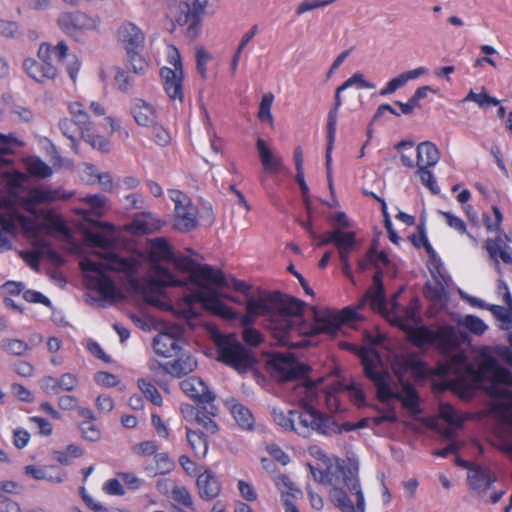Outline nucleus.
Segmentation results:
<instances>
[{
	"mask_svg": "<svg viewBox=\"0 0 512 512\" xmlns=\"http://www.w3.org/2000/svg\"><path fill=\"white\" fill-rule=\"evenodd\" d=\"M405 318L397 319L398 326L407 338L416 346L436 345L447 356L442 366L444 375H453L456 383L479 384L493 398V411L504 423L512 436V375L509 370L499 365L496 359L485 357L478 367L469 363L465 354L455 352L460 343L459 331L451 326H444L433 331L426 326L415 327L417 312L414 308L405 309Z\"/></svg>",
	"mask_w": 512,
	"mask_h": 512,
	"instance_id": "obj_1",
	"label": "nucleus"
},
{
	"mask_svg": "<svg viewBox=\"0 0 512 512\" xmlns=\"http://www.w3.org/2000/svg\"><path fill=\"white\" fill-rule=\"evenodd\" d=\"M84 207L76 209L83 218L95 224V230H85L84 237L87 244L95 248L94 254L98 261L85 258L80 262L81 269L85 273L88 285L95 289L101 298H91L92 302L104 307V303L112 304L120 297L114 281L107 271H118L132 274L136 270V261L121 258L114 253L116 238L114 227L108 223L93 221L91 216L97 218L103 216L108 209V199L102 194L86 195L82 198Z\"/></svg>",
	"mask_w": 512,
	"mask_h": 512,
	"instance_id": "obj_2",
	"label": "nucleus"
},
{
	"mask_svg": "<svg viewBox=\"0 0 512 512\" xmlns=\"http://www.w3.org/2000/svg\"><path fill=\"white\" fill-rule=\"evenodd\" d=\"M305 306L303 301L279 291H259L246 302V315L241 319L243 340L251 346L261 343V333L250 325L256 317L263 316L275 337L284 345H290L287 336L292 331L298 333L299 317Z\"/></svg>",
	"mask_w": 512,
	"mask_h": 512,
	"instance_id": "obj_3",
	"label": "nucleus"
},
{
	"mask_svg": "<svg viewBox=\"0 0 512 512\" xmlns=\"http://www.w3.org/2000/svg\"><path fill=\"white\" fill-rule=\"evenodd\" d=\"M149 258L152 263L150 285L156 289L184 284L161 265V261L171 262L178 270L187 273L192 285H206L207 283L227 285L224 273L220 269L208 264H200L190 256L176 255L164 238L151 240Z\"/></svg>",
	"mask_w": 512,
	"mask_h": 512,
	"instance_id": "obj_4",
	"label": "nucleus"
},
{
	"mask_svg": "<svg viewBox=\"0 0 512 512\" xmlns=\"http://www.w3.org/2000/svg\"><path fill=\"white\" fill-rule=\"evenodd\" d=\"M315 481L330 485L331 502L342 512H365V499L358 479V462L336 458L325 468L308 464Z\"/></svg>",
	"mask_w": 512,
	"mask_h": 512,
	"instance_id": "obj_5",
	"label": "nucleus"
},
{
	"mask_svg": "<svg viewBox=\"0 0 512 512\" xmlns=\"http://www.w3.org/2000/svg\"><path fill=\"white\" fill-rule=\"evenodd\" d=\"M224 278L227 285L216 283H207L206 285L193 284L196 289L183 297V303L179 312L186 319L198 317L200 314L199 308L225 319L235 318V312L221 301V297H226L233 302L238 301L234 297L221 294L217 288L233 287L236 291L247 294L250 286L244 281L233 277L227 278L224 275Z\"/></svg>",
	"mask_w": 512,
	"mask_h": 512,
	"instance_id": "obj_6",
	"label": "nucleus"
},
{
	"mask_svg": "<svg viewBox=\"0 0 512 512\" xmlns=\"http://www.w3.org/2000/svg\"><path fill=\"white\" fill-rule=\"evenodd\" d=\"M365 376L373 382L377 388V396L384 402L395 398L402 402L403 406L411 413H420L419 398L416 390L410 384H404L401 392H394L391 388L393 382L391 374L383 368L380 356L372 349H363L360 352Z\"/></svg>",
	"mask_w": 512,
	"mask_h": 512,
	"instance_id": "obj_7",
	"label": "nucleus"
},
{
	"mask_svg": "<svg viewBox=\"0 0 512 512\" xmlns=\"http://www.w3.org/2000/svg\"><path fill=\"white\" fill-rule=\"evenodd\" d=\"M299 394L303 395L300 400L301 411H297L293 432L302 437H308L312 432L323 435L339 433L338 425L331 417L322 415L310 402L316 397V385L312 381H305L295 387Z\"/></svg>",
	"mask_w": 512,
	"mask_h": 512,
	"instance_id": "obj_8",
	"label": "nucleus"
},
{
	"mask_svg": "<svg viewBox=\"0 0 512 512\" xmlns=\"http://www.w3.org/2000/svg\"><path fill=\"white\" fill-rule=\"evenodd\" d=\"M216 345L218 360L240 373L251 369L256 363L251 350L244 347L235 334L218 337Z\"/></svg>",
	"mask_w": 512,
	"mask_h": 512,
	"instance_id": "obj_9",
	"label": "nucleus"
},
{
	"mask_svg": "<svg viewBox=\"0 0 512 512\" xmlns=\"http://www.w3.org/2000/svg\"><path fill=\"white\" fill-rule=\"evenodd\" d=\"M314 325L306 329L303 323H299L298 333L306 335H316L319 333H326L330 336L337 335L341 326L356 318L355 311L346 307L341 312L334 310L318 311L313 308Z\"/></svg>",
	"mask_w": 512,
	"mask_h": 512,
	"instance_id": "obj_10",
	"label": "nucleus"
},
{
	"mask_svg": "<svg viewBox=\"0 0 512 512\" xmlns=\"http://www.w3.org/2000/svg\"><path fill=\"white\" fill-rule=\"evenodd\" d=\"M168 63L169 67H163L160 70L164 89L172 101L182 103L184 71L180 53L175 47L169 49Z\"/></svg>",
	"mask_w": 512,
	"mask_h": 512,
	"instance_id": "obj_11",
	"label": "nucleus"
},
{
	"mask_svg": "<svg viewBox=\"0 0 512 512\" xmlns=\"http://www.w3.org/2000/svg\"><path fill=\"white\" fill-rule=\"evenodd\" d=\"M208 0H182L179 4V12L176 22L180 26L188 24L186 36L195 40L201 31V17L207 6Z\"/></svg>",
	"mask_w": 512,
	"mask_h": 512,
	"instance_id": "obj_12",
	"label": "nucleus"
},
{
	"mask_svg": "<svg viewBox=\"0 0 512 512\" xmlns=\"http://www.w3.org/2000/svg\"><path fill=\"white\" fill-rule=\"evenodd\" d=\"M269 365L272 377L279 382L297 380L310 370L308 365L296 361L291 354H276Z\"/></svg>",
	"mask_w": 512,
	"mask_h": 512,
	"instance_id": "obj_13",
	"label": "nucleus"
},
{
	"mask_svg": "<svg viewBox=\"0 0 512 512\" xmlns=\"http://www.w3.org/2000/svg\"><path fill=\"white\" fill-rule=\"evenodd\" d=\"M57 24L66 35L77 39L84 31L97 30L100 18L91 17L82 11L76 10L60 13Z\"/></svg>",
	"mask_w": 512,
	"mask_h": 512,
	"instance_id": "obj_14",
	"label": "nucleus"
},
{
	"mask_svg": "<svg viewBox=\"0 0 512 512\" xmlns=\"http://www.w3.org/2000/svg\"><path fill=\"white\" fill-rule=\"evenodd\" d=\"M180 387L182 391L194 399L200 405L202 409L210 416H216L218 408L214 404L216 395L209 390L206 383L199 377H188L181 381Z\"/></svg>",
	"mask_w": 512,
	"mask_h": 512,
	"instance_id": "obj_15",
	"label": "nucleus"
},
{
	"mask_svg": "<svg viewBox=\"0 0 512 512\" xmlns=\"http://www.w3.org/2000/svg\"><path fill=\"white\" fill-rule=\"evenodd\" d=\"M68 111L72 120L81 129V138L89 143L92 147H97L102 151H106L107 143L102 137L95 135L94 124L90 120V116L84 105L80 102H71L68 104Z\"/></svg>",
	"mask_w": 512,
	"mask_h": 512,
	"instance_id": "obj_16",
	"label": "nucleus"
},
{
	"mask_svg": "<svg viewBox=\"0 0 512 512\" xmlns=\"http://www.w3.org/2000/svg\"><path fill=\"white\" fill-rule=\"evenodd\" d=\"M170 197L175 204L174 227L182 232H188L196 228V208L192 205L190 199L178 190H171Z\"/></svg>",
	"mask_w": 512,
	"mask_h": 512,
	"instance_id": "obj_17",
	"label": "nucleus"
},
{
	"mask_svg": "<svg viewBox=\"0 0 512 512\" xmlns=\"http://www.w3.org/2000/svg\"><path fill=\"white\" fill-rule=\"evenodd\" d=\"M383 272L377 268L373 276V284L369 287L362 300L358 304V308H362L369 301L371 308L378 313L385 315L388 313L385 290L382 283Z\"/></svg>",
	"mask_w": 512,
	"mask_h": 512,
	"instance_id": "obj_18",
	"label": "nucleus"
},
{
	"mask_svg": "<svg viewBox=\"0 0 512 512\" xmlns=\"http://www.w3.org/2000/svg\"><path fill=\"white\" fill-rule=\"evenodd\" d=\"M117 37L127 53L140 51L144 47L145 34L132 22L122 23L117 30Z\"/></svg>",
	"mask_w": 512,
	"mask_h": 512,
	"instance_id": "obj_19",
	"label": "nucleus"
},
{
	"mask_svg": "<svg viewBox=\"0 0 512 512\" xmlns=\"http://www.w3.org/2000/svg\"><path fill=\"white\" fill-rule=\"evenodd\" d=\"M175 359L163 365V371L175 378H182L196 370L198 362L196 358L182 349L174 354Z\"/></svg>",
	"mask_w": 512,
	"mask_h": 512,
	"instance_id": "obj_20",
	"label": "nucleus"
},
{
	"mask_svg": "<svg viewBox=\"0 0 512 512\" xmlns=\"http://www.w3.org/2000/svg\"><path fill=\"white\" fill-rule=\"evenodd\" d=\"M130 112L139 126L152 127L157 124V112L155 108L141 98H134L131 101Z\"/></svg>",
	"mask_w": 512,
	"mask_h": 512,
	"instance_id": "obj_21",
	"label": "nucleus"
},
{
	"mask_svg": "<svg viewBox=\"0 0 512 512\" xmlns=\"http://www.w3.org/2000/svg\"><path fill=\"white\" fill-rule=\"evenodd\" d=\"M470 488L480 497H484L486 491L495 481L489 470L481 466L470 469L467 477Z\"/></svg>",
	"mask_w": 512,
	"mask_h": 512,
	"instance_id": "obj_22",
	"label": "nucleus"
},
{
	"mask_svg": "<svg viewBox=\"0 0 512 512\" xmlns=\"http://www.w3.org/2000/svg\"><path fill=\"white\" fill-rule=\"evenodd\" d=\"M196 484L199 495L203 500L210 501L220 494V482L209 469H206L198 476Z\"/></svg>",
	"mask_w": 512,
	"mask_h": 512,
	"instance_id": "obj_23",
	"label": "nucleus"
},
{
	"mask_svg": "<svg viewBox=\"0 0 512 512\" xmlns=\"http://www.w3.org/2000/svg\"><path fill=\"white\" fill-rule=\"evenodd\" d=\"M316 239L318 240V246H324L332 243L336 247L337 252H339L356 239V233L353 231H342L340 228H335L323 235H318V238Z\"/></svg>",
	"mask_w": 512,
	"mask_h": 512,
	"instance_id": "obj_24",
	"label": "nucleus"
},
{
	"mask_svg": "<svg viewBox=\"0 0 512 512\" xmlns=\"http://www.w3.org/2000/svg\"><path fill=\"white\" fill-rule=\"evenodd\" d=\"M25 71L37 82L52 80L57 76V68L53 64H42L29 58L23 63Z\"/></svg>",
	"mask_w": 512,
	"mask_h": 512,
	"instance_id": "obj_25",
	"label": "nucleus"
},
{
	"mask_svg": "<svg viewBox=\"0 0 512 512\" xmlns=\"http://www.w3.org/2000/svg\"><path fill=\"white\" fill-rule=\"evenodd\" d=\"M256 147L264 170L268 173H277L282 166V158L275 155L262 138L257 139Z\"/></svg>",
	"mask_w": 512,
	"mask_h": 512,
	"instance_id": "obj_26",
	"label": "nucleus"
},
{
	"mask_svg": "<svg viewBox=\"0 0 512 512\" xmlns=\"http://www.w3.org/2000/svg\"><path fill=\"white\" fill-rule=\"evenodd\" d=\"M440 159V152L435 144L424 141L417 146V167L435 166Z\"/></svg>",
	"mask_w": 512,
	"mask_h": 512,
	"instance_id": "obj_27",
	"label": "nucleus"
},
{
	"mask_svg": "<svg viewBox=\"0 0 512 512\" xmlns=\"http://www.w3.org/2000/svg\"><path fill=\"white\" fill-rule=\"evenodd\" d=\"M159 228L158 220L150 212L135 215L133 221L127 225V229L136 234L151 233Z\"/></svg>",
	"mask_w": 512,
	"mask_h": 512,
	"instance_id": "obj_28",
	"label": "nucleus"
},
{
	"mask_svg": "<svg viewBox=\"0 0 512 512\" xmlns=\"http://www.w3.org/2000/svg\"><path fill=\"white\" fill-rule=\"evenodd\" d=\"M153 348L156 354L163 357H173L182 348L177 339L168 334L159 333L153 339Z\"/></svg>",
	"mask_w": 512,
	"mask_h": 512,
	"instance_id": "obj_29",
	"label": "nucleus"
},
{
	"mask_svg": "<svg viewBox=\"0 0 512 512\" xmlns=\"http://www.w3.org/2000/svg\"><path fill=\"white\" fill-rule=\"evenodd\" d=\"M226 404L229 406L231 413L239 427L244 430L253 429L255 420L251 411L247 407L237 403L234 399L227 401Z\"/></svg>",
	"mask_w": 512,
	"mask_h": 512,
	"instance_id": "obj_30",
	"label": "nucleus"
},
{
	"mask_svg": "<svg viewBox=\"0 0 512 512\" xmlns=\"http://www.w3.org/2000/svg\"><path fill=\"white\" fill-rule=\"evenodd\" d=\"M68 52V46L65 42L61 41L56 46L52 47L49 44L43 43L38 49V58L42 64H52L51 60L53 57L57 58L58 61L63 60Z\"/></svg>",
	"mask_w": 512,
	"mask_h": 512,
	"instance_id": "obj_31",
	"label": "nucleus"
},
{
	"mask_svg": "<svg viewBox=\"0 0 512 512\" xmlns=\"http://www.w3.org/2000/svg\"><path fill=\"white\" fill-rule=\"evenodd\" d=\"M47 256L54 262H59L61 260L59 254L52 249L48 248L46 245L42 246L40 249H37L34 252L30 251H21L20 256L24 261L34 270H39V260L44 255Z\"/></svg>",
	"mask_w": 512,
	"mask_h": 512,
	"instance_id": "obj_32",
	"label": "nucleus"
},
{
	"mask_svg": "<svg viewBox=\"0 0 512 512\" xmlns=\"http://www.w3.org/2000/svg\"><path fill=\"white\" fill-rule=\"evenodd\" d=\"M446 280L443 276H435L433 281L427 282L424 288V295L435 302L447 298Z\"/></svg>",
	"mask_w": 512,
	"mask_h": 512,
	"instance_id": "obj_33",
	"label": "nucleus"
},
{
	"mask_svg": "<svg viewBox=\"0 0 512 512\" xmlns=\"http://www.w3.org/2000/svg\"><path fill=\"white\" fill-rule=\"evenodd\" d=\"M344 90H340V86L336 89L334 96V105L328 113L327 118V142L334 143L335 135H336V124H337V114L340 106L342 105L341 92Z\"/></svg>",
	"mask_w": 512,
	"mask_h": 512,
	"instance_id": "obj_34",
	"label": "nucleus"
},
{
	"mask_svg": "<svg viewBox=\"0 0 512 512\" xmlns=\"http://www.w3.org/2000/svg\"><path fill=\"white\" fill-rule=\"evenodd\" d=\"M187 441L196 456L204 457L208 451V442L202 432L186 428Z\"/></svg>",
	"mask_w": 512,
	"mask_h": 512,
	"instance_id": "obj_35",
	"label": "nucleus"
},
{
	"mask_svg": "<svg viewBox=\"0 0 512 512\" xmlns=\"http://www.w3.org/2000/svg\"><path fill=\"white\" fill-rule=\"evenodd\" d=\"M271 415L273 417L274 422L277 425H279L286 431H293L297 410H289L288 413L286 414L282 409L272 407Z\"/></svg>",
	"mask_w": 512,
	"mask_h": 512,
	"instance_id": "obj_36",
	"label": "nucleus"
},
{
	"mask_svg": "<svg viewBox=\"0 0 512 512\" xmlns=\"http://www.w3.org/2000/svg\"><path fill=\"white\" fill-rule=\"evenodd\" d=\"M58 126L62 134L72 142V148L76 149V143L81 138V129L78 125H76L72 118H62Z\"/></svg>",
	"mask_w": 512,
	"mask_h": 512,
	"instance_id": "obj_37",
	"label": "nucleus"
},
{
	"mask_svg": "<svg viewBox=\"0 0 512 512\" xmlns=\"http://www.w3.org/2000/svg\"><path fill=\"white\" fill-rule=\"evenodd\" d=\"M26 166L29 173L34 176L47 178L52 175L51 167L37 157L28 158Z\"/></svg>",
	"mask_w": 512,
	"mask_h": 512,
	"instance_id": "obj_38",
	"label": "nucleus"
},
{
	"mask_svg": "<svg viewBox=\"0 0 512 512\" xmlns=\"http://www.w3.org/2000/svg\"><path fill=\"white\" fill-rule=\"evenodd\" d=\"M2 349L13 356H23L30 350L29 345L19 339H4L1 343Z\"/></svg>",
	"mask_w": 512,
	"mask_h": 512,
	"instance_id": "obj_39",
	"label": "nucleus"
},
{
	"mask_svg": "<svg viewBox=\"0 0 512 512\" xmlns=\"http://www.w3.org/2000/svg\"><path fill=\"white\" fill-rule=\"evenodd\" d=\"M138 387L144 396L150 400L154 405L161 406L163 399L157 388L150 382L144 379L138 380Z\"/></svg>",
	"mask_w": 512,
	"mask_h": 512,
	"instance_id": "obj_40",
	"label": "nucleus"
},
{
	"mask_svg": "<svg viewBox=\"0 0 512 512\" xmlns=\"http://www.w3.org/2000/svg\"><path fill=\"white\" fill-rule=\"evenodd\" d=\"M273 100L274 95L272 93H267L262 96L258 111V117L262 122H268L269 124L273 123V116L271 113Z\"/></svg>",
	"mask_w": 512,
	"mask_h": 512,
	"instance_id": "obj_41",
	"label": "nucleus"
},
{
	"mask_svg": "<svg viewBox=\"0 0 512 512\" xmlns=\"http://www.w3.org/2000/svg\"><path fill=\"white\" fill-rule=\"evenodd\" d=\"M357 245V240L355 239L353 242H351L347 247H344L341 249V251L338 252L341 263H342V271L344 275L350 279V281L355 284V280L352 274V269L349 263V254L355 249Z\"/></svg>",
	"mask_w": 512,
	"mask_h": 512,
	"instance_id": "obj_42",
	"label": "nucleus"
},
{
	"mask_svg": "<svg viewBox=\"0 0 512 512\" xmlns=\"http://www.w3.org/2000/svg\"><path fill=\"white\" fill-rule=\"evenodd\" d=\"M257 31H258V26L254 25L250 29V31H248L243 36L242 40L240 41L239 46H238L236 52L234 53V55L232 57V61H231V73L232 74H234L236 72L237 65H238V62L240 59V54L242 52V48L246 47V45L249 43V41L256 35Z\"/></svg>",
	"mask_w": 512,
	"mask_h": 512,
	"instance_id": "obj_43",
	"label": "nucleus"
},
{
	"mask_svg": "<svg viewBox=\"0 0 512 512\" xmlns=\"http://www.w3.org/2000/svg\"><path fill=\"white\" fill-rule=\"evenodd\" d=\"M275 484L284 495L295 497L300 493V490L295 487L293 481L285 474L278 475L275 478Z\"/></svg>",
	"mask_w": 512,
	"mask_h": 512,
	"instance_id": "obj_44",
	"label": "nucleus"
},
{
	"mask_svg": "<svg viewBox=\"0 0 512 512\" xmlns=\"http://www.w3.org/2000/svg\"><path fill=\"white\" fill-rule=\"evenodd\" d=\"M56 199L54 192L46 189H34L31 191L27 205L38 203H49Z\"/></svg>",
	"mask_w": 512,
	"mask_h": 512,
	"instance_id": "obj_45",
	"label": "nucleus"
},
{
	"mask_svg": "<svg viewBox=\"0 0 512 512\" xmlns=\"http://www.w3.org/2000/svg\"><path fill=\"white\" fill-rule=\"evenodd\" d=\"M367 258L370 261V263L372 264V266H374L375 268H379L380 263H382L387 268L390 267V265H391V262L385 252H383V251H381L379 253L377 252V242L376 241L372 244V247L367 252Z\"/></svg>",
	"mask_w": 512,
	"mask_h": 512,
	"instance_id": "obj_46",
	"label": "nucleus"
},
{
	"mask_svg": "<svg viewBox=\"0 0 512 512\" xmlns=\"http://www.w3.org/2000/svg\"><path fill=\"white\" fill-rule=\"evenodd\" d=\"M501 239L495 238V239H487L485 241V249L487 250L491 261L493 262L494 267L497 269V271H500V264L498 260V254L500 253V250L503 248L501 247Z\"/></svg>",
	"mask_w": 512,
	"mask_h": 512,
	"instance_id": "obj_47",
	"label": "nucleus"
},
{
	"mask_svg": "<svg viewBox=\"0 0 512 512\" xmlns=\"http://www.w3.org/2000/svg\"><path fill=\"white\" fill-rule=\"evenodd\" d=\"M211 54L203 47L196 48V68L200 76L207 77V64L211 60Z\"/></svg>",
	"mask_w": 512,
	"mask_h": 512,
	"instance_id": "obj_48",
	"label": "nucleus"
},
{
	"mask_svg": "<svg viewBox=\"0 0 512 512\" xmlns=\"http://www.w3.org/2000/svg\"><path fill=\"white\" fill-rule=\"evenodd\" d=\"M464 101H472L477 103L480 107H484L487 105H498L499 100L489 96L487 93H475L473 90H470L468 95L465 97Z\"/></svg>",
	"mask_w": 512,
	"mask_h": 512,
	"instance_id": "obj_49",
	"label": "nucleus"
},
{
	"mask_svg": "<svg viewBox=\"0 0 512 512\" xmlns=\"http://www.w3.org/2000/svg\"><path fill=\"white\" fill-rule=\"evenodd\" d=\"M15 141V138L0 134V167L9 166L12 164V161L6 158V155L11 153V145Z\"/></svg>",
	"mask_w": 512,
	"mask_h": 512,
	"instance_id": "obj_50",
	"label": "nucleus"
},
{
	"mask_svg": "<svg viewBox=\"0 0 512 512\" xmlns=\"http://www.w3.org/2000/svg\"><path fill=\"white\" fill-rule=\"evenodd\" d=\"M82 437L88 441L95 442L101 437V432L91 421H83L79 424Z\"/></svg>",
	"mask_w": 512,
	"mask_h": 512,
	"instance_id": "obj_51",
	"label": "nucleus"
},
{
	"mask_svg": "<svg viewBox=\"0 0 512 512\" xmlns=\"http://www.w3.org/2000/svg\"><path fill=\"white\" fill-rule=\"evenodd\" d=\"M357 86L358 88L374 89L375 85L365 80L364 75L361 73H355L348 78L341 86L340 90H346L349 87Z\"/></svg>",
	"mask_w": 512,
	"mask_h": 512,
	"instance_id": "obj_52",
	"label": "nucleus"
},
{
	"mask_svg": "<svg viewBox=\"0 0 512 512\" xmlns=\"http://www.w3.org/2000/svg\"><path fill=\"white\" fill-rule=\"evenodd\" d=\"M440 416L451 425L460 426L463 422V419L458 412L452 406L447 404H442L440 406Z\"/></svg>",
	"mask_w": 512,
	"mask_h": 512,
	"instance_id": "obj_53",
	"label": "nucleus"
},
{
	"mask_svg": "<svg viewBox=\"0 0 512 512\" xmlns=\"http://www.w3.org/2000/svg\"><path fill=\"white\" fill-rule=\"evenodd\" d=\"M155 462L157 467V472H154V475L158 474H166L174 469V462L169 458L167 453H157L155 454Z\"/></svg>",
	"mask_w": 512,
	"mask_h": 512,
	"instance_id": "obj_54",
	"label": "nucleus"
},
{
	"mask_svg": "<svg viewBox=\"0 0 512 512\" xmlns=\"http://www.w3.org/2000/svg\"><path fill=\"white\" fill-rule=\"evenodd\" d=\"M462 325L476 335L483 334L487 328L480 318L473 315L466 316L462 321Z\"/></svg>",
	"mask_w": 512,
	"mask_h": 512,
	"instance_id": "obj_55",
	"label": "nucleus"
},
{
	"mask_svg": "<svg viewBox=\"0 0 512 512\" xmlns=\"http://www.w3.org/2000/svg\"><path fill=\"white\" fill-rule=\"evenodd\" d=\"M429 167H420L417 170V174L419 175L421 182L425 185L433 194L439 193V188L436 184L435 177L431 171L428 170Z\"/></svg>",
	"mask_w": 512,
	"mask_h": 512,
	"instance_id": "obj_56",
	"label": "nucleus"
},
{
	"mask_svg": "<svg viewBox=\"0 0 512 512\" xmlns=\"http://www.w3.org/2000/svg\"><path fill=\"white\" fill-rule=\"evenodd\" d=\"M489 309L492 312V314L502 322L503 328L509 329L512 327V312L511 311H509L505 307L499 306V305H492L489 307Z\"/></svg>",
	"mask_w": 512,
	"mask_h": 512,
	"instance_id": "obj_57",
	"label": "nucleus"
},
{
	"mask_svg": "<svg viewBox=\"0 0 512 512\" xmlns=\"http://www.w3.org/2000/svg\"><path fill=\"white\" fill-rule=\"evenodd\" d=\"M114 80H115L116 87L120 91H122L124 93L130 92V90L132 88V79L128 75L127 72H125L124 70L118 68L117 71H116V74L114 76Z\"/></svg>",
	"mask_w": 512,
	"mask_h": 512,
	"instance_id": "obj_58",
	"label": "nucleus"
},
{
	"mask_svg": "<svg viewBox=\"0 0 512 512\" xmlns=\"http://www.w3.org/2000/svg\"><path fill=\"white\" fill-rule=\"evenodd\" d=\"M194 421L198 425H201L209 434H215L218 431L217 424L203 412L197 411L195 414Z\"/></svg>",
	"mask_w": 512,
	"mask_h": 512,
	"instance_id": "obj_59",
	"label": "nucleus"
},
{
	"mask_svg": "<svg viewBox=\"0 0 512 512\" xmlns=\"http://www.w3.org/2000/svg\"><path fill=\"white\" fill-rule=\"evenodd\" d=\"M140 51L127 53L129 57V65L131 66L133 72L135 74H142L146 71L148 64L145 60L140 56Z\"/></svg>",
	"mask_w": 512,
	"mask_h": 512,
	"instance_id": "obj_60",
	"label": "nucleus"
},
{
	"mask_svg": "<svg viewBox=\"0 0 512 512\" xmlns=\"http://www.w3.org/2000/svg\"><path fill=\"white\" fill-rule=\"evenodd\" d=\"M132 450L134 453L138 455L150 456L153 454H157L156 452L158 450V445L156 444L155 441L149 440L134 445L132 447Z\"/></svg>",
	"mask_w": 512,
	"mask_h": 512,
	"instance_id": "obj_61",
	"label": "nucleus"
},
{
	"mask_svg": "<svg viewBox=\"0 0 512 512\" xmlns=\"http://www.w3.org/2000/svg\"><path fill=\"white\" fill-rule=\"evenodd\" d=\"M0 35L7 38H15L20 35V29L16 22L0 20Z\"/></svg>",
	"mask_w": 512,
	"mask_h": 512,
	"instance_id": "obj_62",
	"label": "nucleus"
},
{
	"mask_svg": "<svg viewBox=\"0 0 512 512\" xmlns=\"http://www.w3.org/2000/svg\"><path fill=\"white\" fill-rule=\"evenodd\" d=\"M78 385V379L71 373H65L61 375L58 380V394L61 390L73 391Z\"/></svg>",
	"mask_w": 512,
	"mask_h": 512,
	"instance_id": "obj_63",
	"label": "nucleus"
},
{
	"mask_svg": "<svg viewBox=\"0 0 512 512\" xmlns=\"http://www.w3.org/2000/svg\"><path fill=\"white\" fill-rule=\"evenodd\" d=\"M172 497L175 501L190 507L193 504L192 497L185 487L174 486L172 489Z\"/></svg>",
	"mask_w": 512,
	"mask_h": 512,
	"instance_id": "obj_64",
	"label": "nucleus"
}]
</instances>
